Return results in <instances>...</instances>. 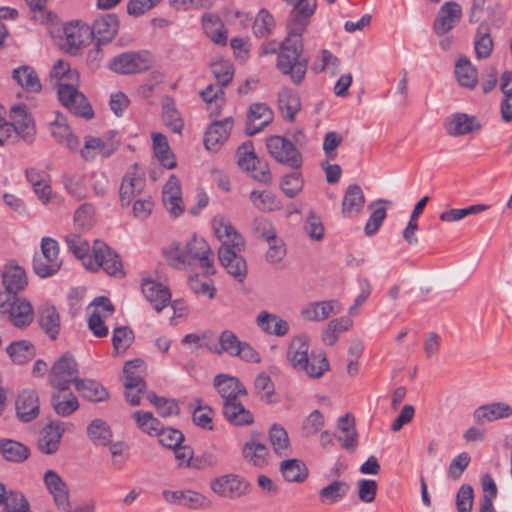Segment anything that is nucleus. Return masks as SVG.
Instances as JSON below:
<instances>
[{"mask_svg":"<svg viewBox=\"0 0 512 512\" xmlns=\"http://www.w3.org/2000/svg\"><path fill=\"white\" fill-rule=\"evenodd\" d=\"M82 397L89 401L100 402L108 398V392L98 382L91 379H79L75 385Z\"/></svg>","mask_w":512,"mask_h":512,"instance_id":"obj_53","label":"nucleus"},{"mask_svg":"<svg viewBox=\"0 0 512 512\" xmlns=\"http://www.w3.org/2000/svg\"><path fill=\"white\" fill-rule=\"evenodd\" d=\"M211 490L220 497L236 499L250 491V483L237 474H225L210 482Z\"/></svg>","mask_w":512,"mask_h":512,"instance_id":"obj_10","label":"nucleus"},{"mask_svg":"<svg viewBox=\"0 0 512 512\" xmlns=\"http://www.w3.org/2000/svg\"><path fill=\"white\" fill-rule=\"evenodd\" d=\"M303 366L300 371L305 372L311 378H320L329 370V362L325 354L312 353Z\"/></svg>","mask_w":512,"mask_h":512,"instance_id":"obj_61","label":"nucleus"},{"mask_svg":"<svg viewBox=\"0 0 512 512\" xmlns=\"http://www.w3.org/2000/svg\"><path fill=\"white\" fill-rule=\"evenodd\" d=\"M77 380L78 364L71 354L65 353L51 367L49 384L59 392H67L70 384L76 385Z\"/></svg>","mask_w":512,"mask_h":512,"instance_id":"obj_4","label":"nucleus"},{"mask_svg":"<svg viewBox=\"0 0 512 512\" xmlns=\"http://www.w3.org/2000/svg\"><path fill=\"white\" fill-rule=\"evenodd\" d=\"M133 418L138 427L149 435H158L163 427L162 423L151 412L136 411L133 413Z\"/></svg>","mask_w":512,"mask_h":512,"instance_id":"obj_62","label":"nucleus"},{"mask_svg":"<svg viewBox=\"0 0 512 512\" xmlns=\"http://www.w3.org/2000/svg\"><path fill=\"white\" fill-rule=\"evenodd\" d=\"M39 325L44 332L55 340L60 331V316L56 308L49 304H44L39 308Z\"/></svg>","mask_w":512,"mask_h":512,"instance_id":"obj_41","label":"nucleus"},{"mask_svg":"<svg viewBox=\"0 0 512 512\" xmlns=\"http://www.w3.org/2000/svg\"><path fill=\"white\" fill-rule=\"evenodd\" d=\"M275 26L273 16L266 9H261L253 23V33L258 38L269 36Z\"/></svg>","mask_w":512,"mask_h":512,"instance_id":"obj_63","label":"nucleus"},{"mask_svg":"<svg viewBox=\"0 0 512 512\" xmlns=\"http://www.w3.org/2000/svg\"><path fill=\"white\" fill-rule=\"evenodd\" d=\"M145 363L141 359L127 361L123 369V384L125 389H137L138 393L146 390V382L143 379Z\"/></svg>","mask_w":512,"mask_h":512,"instance_id":"obj_32","label":"nucleus"},{"mask_svg":"<svg viewBox=\"0 0 512 512\" xmlns=\"http://www.w3.org/2000/svg\"><path fill=\"white\" fill-rule=\"evenodd\" d=\"M2 282L5 288L0 294H10L17 296L28 285V279L25 270L20 266L9 267L3 272Z\"/></svg>","mask_w":512,"mask_h":512,"instance_id":"obj_36","label":"nucleus"},{"mask_svg":"<svg viewBox=\"0 0 512 512\" xmlns=\"http://www.w3.org/2000/svg\"><path fill=\"white\" fill-rule=\"evenodd\" d=\"M44 482L49 493L53 496L57 508L68 509L69 490L59 474L54 470L46 471L44 474Z\"/></svg>","mask_w":512,"mask_h":512,"instance_id":"obj_27","label":"nucleus"},{"mask_svg":"<svg viewBox=\"0 0 512 512\" xmlns=\"http://www.w3.org/2000/svg\"><path fill=\"white\" fill-rule=\"evenodd\" d=\"M142 292L157 312L162 311L171 299L169 289L161 283L152 280H145L143 282Z\"/></svg>","mask_w":512,"mask_h":512,"instance_id":"obj_35","label":"nucleus"},{"mask_svg":"<svg viewBox=\"0 0 512 512\" xmlns=\"http://www.w3.org/2000/svg\"><path fill=\"white\" fill-rule=\"evenodd\" d=\"M0 454L9 462L21 463L25 461L30 454L29 448L12 439H0Z\"/></svg>","mask_w":512,"mask_h":512,"instance_id":"obj_45","label":"nucleus"},{"mask_svg":"<svg viewBox=\"0 0 512 512\" xmlns=\"http://www.w3.org/2000/svg\"><path fill=\"white\" fill-rule=\"evenodd\" d=\"M389 204H391L390 201L379 199L368 205V209L373 211L364 227V232L367 236L371 237L377 233L386 218L385 205Z\"/></svg>","mask_w":512,"mask_h":512,"instance_id":"obj_49","label":"nucleus"},{"mask_svg":"<svg viewBox=\"0 0 512 512\" xmlns=\"http://www.w3.org/2000/svg\"><path fill=\"white\" fill-rule=\"evenodd\" d=\"M446 133L452 137H460L481 129V124L473 115L454 113L444 121Z\"/></svg>","mask_w":512,"mask_h":512,"instance_id":"obj_19","label":"nucleus"},{"mask_svg":"<svg viewBox=\"0 0 512 512\" xmlns=\"http://www.w3.org/2000/svg\"><path fill=\"white\" fill-rule=\"evenodd\" d=\"M162 117L165 125L174 133L181 134L184 127V122L180 113L175 107L172 99H167L162 106Z\"/></svg>","mask_w":512,"mask_h":512,"instance_id":"obj_58","label":"nucleus"},{"mask_svg":"<svg viewBox=\"0 0 512 512\" xmlns=\"http://www.w3.org/2000/svg\"><path fill=\"white\" fill-rule=\"evenodd\" d=\"M162 496L169 504L183 506L192 510L205 508L209 504L203 494L193 490H163Z\"/></svg>","mask_w":512,"mask_h":512,"instance_id":"obj_18","label":"nucleus"},{"mask_svg":"<svg viewBox=\"0 0 512 512\" xmlns=\"http://www.w3.org/2000/svg\"><path fill=\"white\" fill-rule=\"evenodd\" d=\"M246 395L231 394L222 396L223 415L225 419L235 426H248L254 422L252 412L246 409L240 401L241 397Z\"/></svg>","mask_w":512,"mask_h":512,"instance_id":"obj_12","label":"nucleus"},{"mask_svg":"<svg viewBox=\"0 0 512 512\" xmlns=\"http://www.w3.org/2000/svg\"><path fill=\"white\" fill-rule=\"evenodd\" d=\"M269 154L279 163L285 164L293 169L302 166V155L294 146L293 142L285 137L274 135L266 141Z\"/></svg>","mask_w":512,"mask_h":512,"instance_id":"obj_7","label":"nucleus"},{"mask_svg":"<svg viewBox=\"0 0 512 512\" xmlns=\"http://www.w3.org/2000/svg\"><path fill=\"white\" fill-rule=\"evenodd\" d=\"M118 149V144L112 139L104 137L86 136L84 147L81 149V157L86 161L94 160L98 155L103 158L110 157Z\"/></svg>","mask_w":512,"mask_h":512,"instance_id":"obj_21","label":"nucleus"},{"mask_svg":"<svg viewBox=\"0 0 512 512\" xmlns=\"http://www.w3.org/2000/svg\"><path fill=\"white\" fill-rule=\"evenodd\" d=\"M213 385L221 397L231 394L247 395L246 387L235 376L218 374L213 380Z\"/></svg>","mask_w":512,"mask_h":512,"instance_id":"obj_46","label":"nucleus"},{"mask_svg":"<svg viewBox=\"0 0 512 512\" xmlns=\"http://www.w3.org/2000/svg\"><path fill=\"white\" fill-rule=\"evenodd\" d=\"M273 111L264 103H253L250 105L247 115L245 133L253 136L264 129L273 121Z\"/></svg>","mask_w":512,"mask_h":512,"instance_id":"obj_22","label":"nucleus"},{"mask_svg":"<svg viewBox=\"0 0 512 512\" xmlns=\"http://www.w3.org/2000/svg\"><path fill=\"white\" fill-rule=\"evenodd\" d=\"M55 114V119L51 122L53 137L60 143L65 142L70 150H76L80 145L78 138L72 135L65 116L59 112Z\"/></svg>","mask_w":512,"mask_h":512,"instance_id":"obj_40","label":"nucleus"},{"mask_svg":"<svg viewBox=\"0 0 512 512\" xmlns=\"http://www.w3.org/2000/svg\"><path fill=\"white\" fill-rule=\"evenodd\" d=\"M168 264L176 269H184L195 262L205 270V273L212 275L214 270V253L207 241L194 236L185 244L173 242L164 250Z\"/></svg>","mask_w":512,"mask_h":512,"instance_id":"obj_1","label":"nucleus"},{"mask_svg":"<svg viewBox=\"0 0 512 512\" xmlns=\"http://www.w3.org/2000/svg\"><path fill=\"white\" fill-rule=\"evenodd\" d=\"M309 337L306 334L294 336L287 349V359L295 370H301L308 361Z\"/></svg>","mask_w":512,"mask_h":512,"instance_id":"obj_31","label":"nucleus"},{"mask_svg":"<svg viewBox=\"0 0 512 512\" xmlns=\"http://www.w3.org/2000/svg\"><path fill=\"white\" fill-rule=\"evenodd\" d=\"M512 416V407L506 402H493L479 406L473 413L477 423L494 422Z\"/></svg>","mask_w":512,"mask_h":512,"instance_id":"obj_30","label":"nucleus"},{"mask_svg":"<svg viewBox=\"0 0 512 512\" xmlns=\"http://www.w3.org/2000/svg\"><path fill=\"white\" fill-rule=\"evenodd\" d=\"M119 27V22L114 14H107L96 19L93 26L90 27L91 40L95 39L96 43L110 42L116 35Z\"/></svg>","mask_w":512,"mask_h":512,"instance_id":"obj_28","label":"nucleus"},{"mask_svg":"<svg viewBox=\"0 0 512 512\" xmlns=\"http://www.w3.org/2000/svg\"><path fill=\"white\" fill-rule=\"evenodd\" d=\"M63 34L60 46L71 55H76L91 40L90 27L79 22L66 25Z\"/></svg>","mask_w":512,"mask_h":512,"instance_id":"obj_11","label":"nucleus"},{"mask_svg":"<svg viewBox=\"0 0 512 512\" xmlns=\"http://www.w3.org/2000/svg\"><path fill=\"white\" fill-rule=\"evenodd\" d=\"M212 226L216 237L222 241V245L220 247L244 250V238L235 230L227 219L223 216H215L212 220Z\"/></svg>","mask_w":512,"mask_h":512,"instance_id":"obj_20","label":"nucleus"},{"mask_svg":"<svg viewBox=\"0 0 512 512\" xmlns=\"http://www.w3.org/2000/svg\"><path fill=\"white\" fill-rule=\"evenodd\" d=\"M341 311L342 306L336 300L314 301L301 308L300 316L306 321L323 322Z\"/></svg>","mask_w":512,"mask_h":512,"instance_id":"obj_17","label":"nucleus"},{"mask_svg":"<svg viewBox=\"0 0 512 512\" xmlns=\"http://www.w3.org/2000/svg\"><path fill=\"white\" fill-rule=\"evenodd\" d=\"M304 45L302 36L288 34L281 43L280 52L276 62L277 69L291 82L300 85L306 75L309 58L303 55Z\"/></svg>","mask_w":512,"mask_h":512,"instance_id":"obj_2","label":"nucleus"},{"mask_svg":"<svg viewBox=\"0 0 512 512\" xmlns=\"http://www.w3.org/2000/svg\"><path fill=\"white\" fill-rule=\"evenodd\" d=\"M163 203L166 209L174 217L183 213L184 207L181 199V187L178 178L171 175L163 187Z\"/></svg>","mask_w":512,"mask_h":512,"instance_id":"obj_34","label":"nucleus"},{"mask_svg":"<svg viewBox=\"0 0 512 512\" xmlns=\"http://www.w3.org/2000/svg\"><path fill=\"white\" fill-rule=\"evenodd\" d=\"M365 196L357 184L349 185L342 201V213L345 217L357 215L363 209Z\"/></svg>","mask_w":512,"mask_h":512,"instance_id":"obj_38","label":"nucleus"},{"mask_svg":"<svg viewBox=\"0 0 512 512\" xmlns=\"http://www.w3.org/2000/svg\"><path fill=\"white\" fill-rule=\"evenodd\" d=\"M6 351L11 360L16 364H24L32 360L35 356V348L33 344L27 340H20L11 343Z\"/></svg>","mask_w":512,"mask_h":512,"instance_id":"obj_55","label":"nucleus"},{"mask_svg":"<svg viewBox=\"0 0 512 512\" xmlns=\"http://www.w3.org/2000/svg\"><path fill=\"white\" fill-rule=\"evenodd\" d=\"M253 143L251 141H247L243 143L237 150L238 157V165L246 170L251 172V176L256 181L262 183H270L272 176L270 172L269 165L261 161L253 151Z\"/></svg>","mask_w":512,"mask_h":512,"instance_id":"obj_8","label":"nucleus"},{"mask_svg":"<svg viewBox=\"0 0 512 512\" xmlns=\"http://www.w3.org/2000/svg\"><path fill=\"white\" fill-rule=\"evenodd\" d=\"M280 472L287 482L302 483L309 474L308 468L302 460L287 459L280 463Z\"/></svg>","mask_w":512,"mask_h":512,"instance_id":"obj_44","label":"nucleus"},{"mask_svg":"<svg viewBox=\"0 0 512 512\" xmlns=\"http://www.w3.org/2000/svg\"><path fill=\"white\" fill-rule=\"evenodd\" d=\"M2 504H4L6 512H28L29 509L27 499L17 491H6Z\"/></svg>","mask_w":512,"mask_h":512,"instance_id":"obj_64","label":"nucleus"},{"mask_svg":"<svg viewBox=\"0 0 512 512\" xmlns=\"http://www.w3.org/2000/svg\"><path fill=\"white\" fill-rule=\"evenodd\" d=\"M462 17V8L455 1L445 2L439 9L433 24L434 32L445 35L458 25Z\"/></svg>","mask_w":512,"mask_h":512,"instance_id":"obj_16","label":"nucleus"},{"mask_svg":"<svg viewBox=\"0 0 512 512\" xmlns=\"http://www.w3.org/2000/svg\"><path fill=\"white\" fill-rule=\"evenodd\" d=\"M202 25L205 34L216 44H226L227 36L224 24L217 15L206 13L202 16Z\"/></svg>","mask_w":512,"mask_h":512,"instance_id":"obj_48","label":"nucleus"},{"mask_svg":"<svg viewBox=\"0 0 512 512\" xmlns=\"http://www.w3.org/2000/svg\"><path fill=\"white\" fill-rule=\"evenodd\" d=\"M256 325L267 335L284 337L288 334L289 323L276 314L261 311L256 317Z\"/></svg>","mask_w":512,"mask_h":512,"instance_id":"obj_33","label":"nucleus"},{"mask_svg":"<svg viewBox=\"0 0 512 512\" xmlns=\"http://www.w3.org/2000/svg\"><path fill=\"white\" fill-rule=\"evenodd\" d=\"M243 250L236 248L220 247L218 250V258L221 265L226 271L237 278L240 282L244 280L247 274V265L244 258L239 255Z\"/></svg>","mask_w":512,"mask_h":512,"instance_id":"obj_24","label":"nucleus"},{"mask_svg":"<svg viewBox=\"0 0 512 512\" xmlns=\"http://www.w3.org/2000/svg\"><path fill=\"white\" fill-rule=\"evenodd\" d=\"M269 455L268 447L255 440L247 441L242 448L243 458L255 467H264L268 464L267 457Z\"/></svg>","mask_w":512,"mask_h":512,"instance_id":"obj_42","label":"nucleus"},{"mask_svg":"<svg viewBox=\"0 0 512 512\" xmlns=\"http://www.w3.org/2000/svg\"><path fill=\"white\" fill-rule=\"evenodd\" d=\"M146 185L145 178L137 172H128L122 179L119 195L122 206H128L140 195Z\"/></svg>","mask_w":512,"mask_h":512,"instance_id":"obj_29","label":"nucleus"},{"mask_svg":"<svg viewBox=\"0 0 512 512\" xmlns=\"http://www.w3.org/2000/svg\"><path fill=\"white\" fill-rule=\"evenodd\" d=\"M455 75L458 83L466 88H474L478 82L477 70L465 56L456 62Z\"/></svg>","mask_w":512,"mask_h":512,"instance_id":"obj_50","label":"nucleus"},{"mask_svg":"<svg viewBox=\"0 0 512 512\" xmlns=\"http://www.w3.org/2000/svg\"><path fill=\"white\" fill-rule=\"evenodd\" d=\"M242 342L233 331L226 329L219 335L218 346L210 347L209 349L218 355L226 353L234 357Z\"/></svg>","mask_w":512,"mask_h":512,"instance_id":"obj_56","label":"nucleus"},{"mask_svg":"<svg viewBox=\"0 0 512 512\" xmlns=\"http://www.w3.org/2000/svg\"><path fill=\"white\" fill-rule=\"evenodd\" d=\"M316 6V0H297L287 22L288 34L302 36Z\"/></svg>","mask_w":512,"mask_h":512,"instance_id":"obj_15","label":"nucleus"},{"mask_svg":"<svg viewBox=\"0 0 512 512\" xmlns=\"http://www.w3.org/2000/svg\"><path fill=\"white\" fill-rule=\"evenodd\" d=\"M250 200L254 207L261 211H275L281 208L280 201L270 191L254 190L250 193Z\"/></svg>","mask_w":512,"mask_h":512,"instance_id":"obj_60","label":"nucleus"},{"mask_svg":"<svg viewBox=\"0 0 512 512\" xmlns=\"http://www.w3.org/2000/svg\"><path fill=\"white\" fill-rule=\"evenodd\" d=\"M149 52H124L111 59L109 67L119 74H136L148 70L152 66Z\"/></svg>","mask_w":512,"mask_h":512,"instance_id":"obj_9","label":"nucleus"},{"mask_svg":"<svg viewBox=\"0 0 512 512\" xmlns=\"http://www.w3.org/2000/svg\"><path fill=\"white\" fill-rule=\"evenodd\" d=\"M269 440L272 448L280 457L288 456L290 452L287 431L279 424H273L269 430Z\"/></svg>","mask_w":512,"mask_h":512,"instance_id":"obj_57","label":"nucleus"},{"mask_svg":"<svg viewBox=\"0 0 512 512\" xmlns=\"http://www.w3.org/2000/svg\"><path fill=\"white\" fill-rule=\"evenodd\" d=\"M51 406L58 416L68 417L79 409V401L73 393L57 390L51 395Z\"/></svg>","mask_w":512,"mask_h":512,"instance_id":"obj_43","label":"nucleus"},{"mask_svg":"<svg viewBox=\"0 0 512 512\" xmlns=\"http://www.w3.org/2000/svg\"><path fill=\"white\" fill-rule=\"evenodd\" d=\"M93 258L95 265L101 267L108 275H123V265L118 254L112 251L104 242L94 241Z\"/></svg>","mask_w":512,"mask_h":512,"instance_id":"obj_14","label":"nucleus"},{"mask_svg":"<svg viewBox=\"0 0 512 512\" xmlns=\"http://www.w3.org/2000/svg\"><path fill=\"white\" fill-rule=\"evenodd\" d=\"M89 439L96 445H107L112 438V432L106 422L101 419L93 420L87 427Z\"/></svg>","mask_w":512,"mask_h":512,"instance_id":"obj_59","label":"nucleus"},{"mask_svg":"<svg viewBox=\"0 0 512 512\" xmlns=\"http://www.w3.org/2000/svg\"><path fill=\"white\" fill-rule=\"evenodd\" d=\"M12 77L19 86L28 92L38 93L42 89L38 75L30 66L25 65L14 69Z\"/></svg>","mask_w":512,"mask_h":512,"instance_id":"obj_47","label":"nucleus"},{"mask_svg":"<svg viewBox=\"0 0 512 512\" xmlns=\"http://www.w3.org/2000/svg\"><path fill=\"white\" fill-rule=\"evenodd\" d=\"M10 119L14 132L26 143L31 144L35 140L36 128L32 115L23 105H14L10 110Z\"/></svg>","mask_w":512,"mask_h":512,"instance_id":"obj_13","label":"nucleus"},{"mask_svg":"<svg viewBox=\"0 0 512 512\" xmlns=\"http://www.w3.org/2000/svg\"><path fill=\"white\" fill-rule=\"evenodd\" d=\"M352 320L347 317H340L329 321L322 332V342L325 345L333 346L339 339V335L350 329Z\"/></svg>","mask_w":512,"mask_h":512,"instance_id":"obj_52","label":"nucleus"},{"mask_svg":"<svg viewBox=\"0 0 512 512\" xmlns=\"http://www.w3.org/2000/svg\"><path fill=\"white\" fill-rule=\"evenodd\" d=\"M152 139L154 154L161 165L167 169L175 168L176 160L170 150L166 136L161 133H153Z\"/></svg>","mask_w":512,"mask_h":512,"instance_id":"obj_51","label":"nucleus"},{"mask_svg":"<svg viewBox=\"0 0 512 512\" xmlns=\"http://www.w3.org/2000/svg\"><path fill=\"white\" fill-rule=\"evenodd\" d=\"M232 127L233 119L231 117L213 122L205 133L204 145L206 149L214 152L218 151L228 139Z\"/></svg>","mask_w":512,"mask_h":512,"instance_id":"obj_25","label":"nucleus"},{"mask_svg":"<svg viewBox=\"0 0 512 512\" xmlns=\"http://www.w3.org/2000/svg\"><path fill=\"white\" fill-rule=\"evenodd\" d=\"M16 414L20 421L30 422L40 413V401L36 390L25 389L17 397Z\"/></svg>","mask_w":512,"mask_h":512,"instance_id":"obj_23","label":"nucleus"},{"mask_svg":"<svg viewBox=\"0 0 512 512\" xmlns=\"http://www.w3.org/2000/svg\"><path fill=\"white\" fill-rule=\"evenodd\" d=\"M77 86L78 83L61 82L58 85V98L63 106L74 115L87 120L92 119L94 116L93 109L85 95L78 91Z\"/></svg>","mask_w":512,"mask_h":512,"instance_id":"obj_6","label":"nucleus"},{"mask_svg":"<svg viewBox=\"0 0 512 512\" xmlns=\"http://www.w3.org/2000/svg\"><path fill=\"white\" fill-rule=\"evenodd\" d=\"M0 317L22 329L33 322L34 310L31 303L23 297L0 294Z\"/></svg>","mask_w":512,"mask_h":512,"instance_id":"obj_3","label":"nucleus"},{"mask_svg":"<svg viewBox=\"0 0 512 512\" xmlns=\"http://www.w3.org/2000/svg\"><path fill=\"white\" fill-rule=\"evenodd\" d=\"M278 107L284 120L293 122L296 114L301 110L298 94L291 88L283 87L278 94Z\"/></svg>","mask_w":512,"mask_h":512,"instance_id":"obj_37","label":"nucleus"},{"mask_svg":"<svg viewBox=\"0 0 512 512\" xmlns=\"http://www.w3.org/2000/svg\"><path fill=\"white\" fill-rule=\"evenodd\" d=\"M474 49L478 59H485L491 55L493 40L486 23H481L476 30Z\"/></svg>","mask_w":512,"mask_h":512,"instance_id":"obj_54","label":"nucleus"},{"mask_svg":"<svg viewBox=\"0 0 512 512\" xmlns=\"http://www.w3.org/2000/svg\"><path fill=\"white\" fill-rule=\"evenodd\" d=\"M65 432V423L52 421L46 425L38 440V448L44 454H54L59 449L60 441Z\"/></svg>","mask_w":512,"mask_h":512,"instance_id":"obj_26","label":"nucleus"},{"mask_svg":"<svg viewBox=\"0 0 512 512\" xmlns=\"http://www.w3.org/2000/svg\"><path fill=\"white\" fill-rule=\"evenodd\" d=\"M349 490L350 485L347 482L334 480L319 490V502L323 505L336 504L347 496Z\"/></svg>","mask_w":512,"mask_h":512,"instance_id":"obj_39","label":"nucleus"},{"mask_svg":"<svg viewBox=\"0 0 512 512\" xmlns=\"http://www.w3.org/2000/svg\"><path fill=\"white\" fill-rule=\"evenodd\" d=\"M62 266L59 258L58 242L50 237H44L41 241V254L33 259V270L41 278H46L57 273Z\"/></svg>","mask_w":512,"mask_h":512,"instance_id":"obj_5","label":"nucleus"}]
</instances>
